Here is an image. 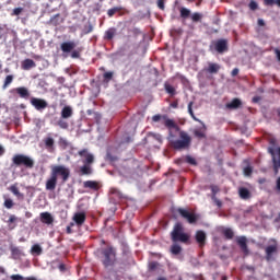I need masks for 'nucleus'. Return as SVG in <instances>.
<instances>
[{
    "mask_svg": "<svg viewBox=\"0 0 280 280\" xmlns=\"http://www.w3.org/2000/svg\"><path fill=\"white\" fill-rule=\"evenodd\" d=\"M164 126L170 130L168 141L173 150L182 152V150H189L191 148V136L187 131L180 130V127L174 119L163 116Z\"/></svg>",
    "mask_w": 280,
    "mask_h": 280,
    "instance_id": "1",
    "label": "nucleus"
},
{
    "mask_svg": "<svg viewBox=\"0 0 280 280\" xmlns=\"http://www.w3.org/2000/svg\"><path fill=\"white\" fill-rule=\"evenodd\" d=\"M71 176V170L65 165H52L50 167V178L46 180V190L55 191L58 185V178H61L62 183H67Z\"/></svg>",
    "mask_w": 280,
    "mask_h": 280,
    "instance_id": "2",
    "label": "nucleus"
},
{
    "mask_svg": "<svg viewBox=\"0 0 280 280\" xmlns=\"http://www.w3.org/2000/svg\"><path fill=\"white\" fill-rule=\"evenodd\" d=\"M102 264L104 268H113L117 264V248L113 245H107L101 249Z\"/></svg>",
    "mask_w": 280,
    "mask_h": 280,
    "instance_id": "3",
    "label": "nucleus"
},
{
    "mask_svg": "<svg viewBox=\"0 0 280 280\" xmlns=\"http://www.w3.org/2000/svg\"><path fill=\"white\" fill-rule=\"evenodd\" d=\"M171 240L174 244L180 242L182 244H189L190 236L185 233V229L182 223H176L171 232Z\"/></svg>",
    "mask_w": 280,
    "mask_h": 280,
    "instance_id": "4",
    "label": "nucleus"
},
{
    "mask_svg": "<svg viewBox=\"0 0 280 280\" xmlns=\"http://www.w3.org/2000/svg\"><path fill=\"white\" fill-rule=\"evenodd\" d=\"M12 165L15 167H25L26 170L34 168V159L25 154H15L12 158Z\"/></svg>",
    "mask_w": 280,
    "mask_h": 280,
    "instance_id": "5",
    "label": "nucleus"
},
{
    "mask_svg": "<svg viewBox=\"0 0 280 280\" xmlns=\"http://www.w3.org/2000/svg\"><path fill=\"white\" fill-rule=\"evenodd\" d=\"M177 213H179V215L184 220H186V222H188V224H196L198 222V214H196L187 209L178 208Z\"/></svg>",
    "mask_w": 280,
    "mask_h": 280,
    "instance_id": "6",
    "label": "nucleus"
},
{
    "mask_svg": "<svg viewBox=\"0 0 280 280\" xmlns=\"http://www.w3.org/2000/svg\"><path fill=\"white\" fill-rule=\"evenodd\" d=\"M212 47L218 54H225V51H229V39H218L212 43Z\"/></svg>",
    "mask_w": 280,
    "mask_h": 280,
    "instance_id": "7",
    "label": "nucleus"
},
{
    "mask_svg": "<svg viewBox=\"0 0 280 280\" xmlns=\"http://www.w3.org/2000/svg\"><path fill=\"white\" fill-rule=\"evenodd\" d=\"M236 244L245 257L250 255V249H248V238H246V236L236 237Z\"/></svg>",
    "mask_w": 280,
    "mask_h": 280,
    "instance_id": "8",
    "label": "nucleus"
},
{
    "mask_svg": "<svg viewBox=\"0 0 280 280\" xmlns=\"http://www.w3.org/2000/svg\"><path fill=\"white\" fill-rule=\"evenodd\" d=\"M268 152L272 156L275 174L278 175L279 174V167H280V147L277 149L276 152H275V149L269 148ZM277 155H278V160H277Z\"/></svg>",
    "mask_w": 280,
    "mask_h": 280,
    "instance_id": "9",
    "label": "nucleus"
},
{
    "mask_svg": "<svg viewBox=\"0 0 280 280\" xmlns=\"http://www.w3.org/2000/svg\"><path fill=\"white\" fill-rule=\"evenodd\" d=\"M195 240L199 248H205L207 246V233L202 230H199L195 233Z\"/></svg>",
    "mask_w": 280,
    "mask_h": 280,
    "instance_id": "10",
    "label": "nucleus"
},
{
    "mask_svg": "<svg viewBox=\"0 0 280 280\" xmlns=\"http://www.w3.org/2000/svg\"><path fill=\"white\" fill-rule=\"evenodd\" d=\"M31 104L36 110H45V108L48 106L47 101L36 97L31 98Z\"/></svg>",
    "mask_w": 280,
    "mask_h": 280,
    "instance_id": "11",
    "label": "nucleus"
},
{
    "mask_svg": "<svg viewBox=\"0 0 280 280\" xmlns=\"http://www.w3.org/2000/svg\"><path fill=\"white\" fill-rule=\"evenodd\" d=\"M78 154L81 159H85L82 163H95V156L92 153H89V149H82Z\"/></svg>",
    "mask_w": 280,
    "mask_h": 280,
    "instance_id": "12",
    "label": "nucleus"
},
{
    "mask_svg": "<svg viewBox=\"0 0 280 280\" xmlns=\"http://www.w3.org/2000/svg\"><path fill=\"white\" fill-rule=\"evenodd\" d=\"M117 12H121L120 16H124V14L130 13V11H128L124 7H114L107 11V15L109 16V19H113V16H115V14H117Z\"/></svg>",
    "mask_w": 280,
    "mask_h": 280,
    "instance_id": "13",
    "label": "nucleus"
},
{
    "mask_svg": "<svg viewBox=\"0 0 280 280\" xmlns=\"http://www.w3.org/2000/svg\"><path fill=\"white\" fill-rule=\"evenodd\" d=\"M75 42H63L60 49L63 54H71L75 49Z\"/></svg>",
    "mask_w": 280,
    "mask_h": 280,
    "instance_id": "14",
    "label": "nucleus"
},
{
    "mask_svg": "<svg viewBox=\"0 0 280 280\" xmlns=\"http://www.w3.org/2000/svg\"><path fill=\"white\" fill-rule=\"evenodd\" d=\"M73 222L77 226H82L86 222V213L85 212H77L72 218Z\"/></svg>",
    "mask_w": 280,
    "mask_h": 280,
    "instance_id": "15",
    "label": "nucleus"
},
{
    "mask_svg": "<svg viewBox=\"0 0 280 280\" xmlns=\"http://www.w3.org/2000/svg\"><path fill=\"white\" fill-rule=\"evenodd\" d=\"M9 191L13 194L18 198V200H25V195L19 190V186L16 184H13L9 187Z\"/></svg>",
    "mask_w": 280,
    "mask_h": 280,
    "instance_id": "16",
    "label": "nucleus"
},
{
    "mask_svg": "<svg viewBox=\"0 0 280 280\" xmlns=\"http://www.w3.org/2000/svg\"><path fill=\"white\" fill-rule=\"evenodd\" d=\"M36 68V61L33 59H24L21 63L23 71H30V69Z\"/></svg>",
    "mask_w": 280,
    "mask_h": 280,
    "instance_id": "17",
    "label": "nucleus"
},
{
    "mask_svg": "<svg viewBox=\"0 0 280 280\" xmlns=\"http://www.w3.org/2000/svg\"><path fill=\"white\" fill-rule=\"evenodd\" d=\"M22 100H27L30 97V90L25 86H20L13 90Z\"/></svg>",
    "mask_w": 280,
    "mask_h": 280,
    "instance_id": "18",
    "label": "nucleus"
},
{
    "mask_svg": "<svg viewBox=\"0 0 280 280\" xmlns=\"http://www.w3.org/2000/svg\"><path fill=\"white\" fill-rule=\"evenodd\" d=\"M201 125V129L194 130V136L196 137V139H207V126L205 125V122H202Z\"/></svg>",
    "mask_w": 280,
    "mask_h": 280,
    "instance_id": "19",
    "label": "nucleus"
},
{
    "mask_svg": "<svg viewBox=\"0 0 280 280\" xmlns=\"http://www.w3.org/2000/svg\"><path fill=\"white\" fill-rule=\"evenodd\" d=\"M226 108L230 110H237V108H242V100L233 98L230 103H228Z\"/></svg>",
    "mask_w": 280,
    "mask_h": 280,
    "instance_id": "20",
    "label": "nucleus"
},
{
    "mask_svg": "<svg viewBox=\"0 0 280 280\" xmlns=\"http://www.w3.org/2000/svg\"><path fill=\"white\" fill-rule=\"evenodd\" d=\"M39 218L43 224H54V217L49 212H42Z\"/></svg>",
    "mask_w": 280,
    "mask_h": 280,
    "instance_id": "21",
    "label": "nucleus"
},
{
    "mask_svg": "<svg viewBox=\"0 0 280 280\" xmlns=\"http://www.w3.org/2000/svg\"><path fill=\"white\" fill-rule=\"evenodd\" d=\"M277 250H278L277 245H269L265 248L267 261H270L272 259V255H275Z\"/></svg>",
    "mask_w": 280,
    "mask_h": 280,
    "instance_id": "22",
    "label": "nucleus"
},
{
    "mask_svg": "<svg viewBox=\"0 0 280 280\" xmlns=\"http://www.w3.org/2000/svg\"><path fill=\"white\" fill-rule=\"evenodd\" d=\"M91 165H93V163H83V166L80 167L81 176H91V174H93Z\"/></svg>",
    "mask_w": 280,
    "mask_h": 280,
    "instance_id": "23",
    "label": "nucleus"
},
{
    "mask_svg": "<svg viewBox=\"0 0 280 280\" xmlns=\"http://www.w3.org/2000/svg\"><path fill=\"white\" fill-rule=\"evenodd\" d=\"M115 36H117V28L109 27L107 31H105L104 40H113Z\"/></svg>",
    "mask_w": 280,
    "mask_h": 280,
    "instance_id": "24",
    "label": "nucleus"
},
{
    "mask_svg": "<svg viewBox=\"0 0 280 280\" xmlns=\"http://www.w3.org/2000/svg\"><path fill=\"white\" fill-rule=\"evenodd\" d=\"M238 196L242 200H249V198L252 197L250 190H248V188H246V187H240Z\"/></svg>",
    "mask_w": 280,
    "mask_h": 280,
    "instance_id": "25",
    "label": "nucleus"
},
{
    "mask_svg": "<svg viewBox=\"0 0 280 280\" xmlns=\"http://www.w3.org/2000/svg\"><path fill=\"white\" fill-rule=\"evenodd\" d=\"M70 117H73V108H71V106H65L61 109V118L69 119Z\"/></svg>",
    "mask_w": 280,
    "mask_h": 280,
    "instance_id": "26",
    "label": "nucleus"
},
{
    "mask_svg": "<svg viewBox=\"0 0 280 280\" xmlns=\"http://www.w3.org/2000/svg\"><path fill=\"white\" fill-rule=\"evenodd\" d=\"M206 71L207 73L215 74L220 71V66L218 63L209 62Z\"/></svg>",
    "mask_w": 280,
    "mask_h": 280,
    "instance_id": "27",
    "label": "nucleus"
},
{
    "mask_svg": "<svg viewBox=\"0 0 280 280\" xmlns=\"http://www.w3.org/2000/svg\"><path fill=\"white\" fill-rule=\"evenodd\" d=\"M44 143H45L46 150L51 152L54 150V145H55L56 141L54 140V138L47 137L44 139Z\"/></svg>",
    "mask_w": 280,
    "mask_h": 280,
    "instance_id": "28",
    "label": "nucleus"
},
{
    "mask_svg": "<svg viewBox=\"0 0 280 280\" xmlns=\"http://www.w3.org/2000/svg\"><path fill=\"white\" fill-rule=\"evenodd\" d=\"M83 187L85 189H93L94 191H97L98 189V185L97 182H93V180H86L83 183Z\"/></svg>",
    "mask_w": 280,
    "mask_h": 280,
    "instance_id": "29",
    "label": "nucleus"
},
{
    "mask_svg": "<svg viewBox=\"0 0 280 280\" xmlns=\"http://www.w3.org/2000/svg\"><path fill=\"white\" fill-rule=\"evenodd\" d=\"M194 102L188 103V113L190 117L194 119V121H198L199 124H202V120L198 119L196 115L194 114Z\"/></svg>",
    "mask_w": 280,
    "mask_h": 280,
    "instance_id": "30",
    "label": "nucleus"
},
{
    "mask_svg": "<svg viewBox=\"0 0 280 280\" xmlns=\"http://www.w3.org/2000/svg\"><path fill=\"white\" fill-rule=\"evenodd\" d=\"M170 250H171L172 255H180V253H183V247L180 245H178L177 243H175L171 246Z\"/></svg>",
    "mask_w": 280,
    "mask_h": 280,
    "instance_id": "31",
    "label": "nucleus"
},
{
    "mask_svg": "<svg viewBox=\"0 0 280 280\" xmlns=\"http://www.w3.org/2000/svg\"><path fill=\"white\" fill-rule=\"evenodd\" d=\"M222 234L224 235L225 240H233V237H235V233L231 228L224 229Z\"/></svg>",
    "mask_w": 280,
    "mask_h": 280,
    "instance_id": "32",
    "label": "nucleus"
},
{
    "mask_svg": "<svg viewBox=\"0 0 280 280\" xmlns=\"http://www.w3.org/2000/svg\"><path fill=\"white\" fill-rule=\"evenodd\" d=\"M12 82H14V75L8 74V75L5 77V79H4L2 89H3V90L8 89V86H10V84H12Z\"/></svg>",
    "mask_w": 280,
    "mask_h": 280,
    "instance_id": "33",
    "label": "nucleus"
},
{
    "mask_svg": "<svg viewBox=\"0 0 280 280\" xmlns=\"http://www.w3.org/2000/svg\"><path fill=\"white\" fill-rule=\"evenodd\" d=\"M31 252L33 255H43V247H40L38 244H35L32 246Z\"/></svg>",
    "mask_w": 280,
    "mask_h": 280,
    "instance_id": "34",
    "label": "nucleus"
},
{
    "mask_svg": "<svg viewBox=\"0 0 280 280\" xmlns=\"http://www.w3.org/2000/svg\"><path fill=\"white\" fill-rule=\"evenodd\" d=\"M164 89L166 93H168V95H172V96L176 95V89H174V86H172L170 83H165Z\"/></svg>",
    "mask_w": 280,
    "mask_h": 280,
    "instance_id": "35",
    "label": "nucleus"
},
{
    "mask_svg": "<svg viewBox=\"0 0 280 280\" xmlns=\"http://www.w3.org/2000/svg\"><path fill=\"white\" fill-rule=\"evenodd\" d=\"M191 21L192 23H200V21H202V13H199V12L192 13Z\"/></svg>",
    "mask_w": 280,
    "mask_h": 280,
    "instance_id": "36",
    "label": "nucleus"
},
{
    "mask_svg": "<svg viewBox=\"0 0 280 280\" xmlns=\"http://www.w3.org/2000/svg\"><path fill=\"white\" fill-rule=\"evenodd\" d=\"M149 137L158 141V143H163V136L161 133L149 132Z\"/></svg>",
    "mask_w": 280,
    "mask_h": 280,
    "instance_id": "37",
    "label": "nucleus"
},
{
    "mask_svg": "<svg viewBox=\"0 0 280 280\" xmlns=\"http://www.w3.org/2000/svg\"><path fill=\"white\" fill-rule=\"evenodd\" d=\"M179 12L182 19H189V15L191 14V11L187 8H182Z\"/></svg>",
    "mask_w": 280,
    "mask_h": 280,
    "instance_id": "38",
    "label": "nucleus"
},
{
    "mask_svg": "<svg viewBox=\"0 0 280 280\" xmlns=\"http://www.w3.org/2000/svg\"><path fill=\"white\" fill-rule=\"evenodd\" d=\"M16 220H18V218L14 214H11L9 217V220L7 221V224H9L10 229H15L16 228V225H12V224H14V222H16Z\"/></svg>",
    "mask_w": 280,
    "mask_h": 280,
    "instance_id": "39",
    "label": "nucleus"
},
{
    "mask_svg": "<svg viewBox=\"0 0 280 280\" xmlns=\"http://www.w3.org/2000/svg\"><path fill=\"white\" fill-rule=\"evenodd\" d=\"M11 279L12 280H36L35 277L23 278V276H21V275H12Z\"/></svg>",
    "mask_w": 280,
    "mask_h": 280,
    "instance_id": "40",
    "label": "nucleus"
},
{
    "mask_svg": "<svg viewBox=\"0 0 280 280\" xmlns=\"http://www.w3.org/2000/svg\"><path fill=\"white\" fill-rule=\"evenodd\" d=\"M149 271L150 272H154V270H156V268H159V262L158 261H151L148 265Z\"/></svg>",
    "mask_w": 280,
    "mask_h": 280,
    "instance_id": "41",
    "label": "nucleus"
},
{
    "mask_svg": "<svg viewBox=\"0 0 280 280\" xmlns=\"http://www.w3.org/2000/svg\"><path fill=\"white\" fill-rule=\"evenodd\" d=\"M3 207H5V209H12V207H14V201L12 199H5Z\"/></svg>",
    "mask_w": 280,
    "mask_h": 280,
    "instance_id": "42",
    "label": "nucleus"
},
{
    "mask_svg": "<svg viewBox=\"0 0 280 280\" xmlns=\"http://www.w3.org/2000/svg\"><path fill=\"white\" fill-rule=\"evenodd\" d=\"M249 10H252L253 12H255V10L259 9V4L257 2H255V0H252L248 4Z\"/></svg>",
    "mask_w": 280,
    "mask_h": 280,
    "instance_id": "43",
    "label": "nucleus"
},
{
    "mask_svg": "<svg viewBox=\"0 0 280 280\" xmlns=\"http://www.w3.org/2000/svg\"><path fill=\"white\" fill-rule=\"evenodd\" d=\"M110 194L117 196L118 198H124V194H121V191L117 188H110Z\"/></svg>",
    "mask_w": 280,
    "mask_h": 280,
    "instance_id": "44",
    "label": "nucleus"
},
{
    "mask_svg": "<svg viewBox=\"0 0 280 280\" xmlns=\"http://www.w3.org/2000/svg\"><path fill=\"white\" fill-rule=\"evenodd\" d=\"M245 176H252L253 175V166L248 165L244 167L243 170Z\"/></svg>",
    "mask_w": 280,
    "mask_h": 280,
    "instance_id": "45",
    "label": "nucleus"
},
{
    "mask_svg": "<svg viewBox=\"0 0 280 280\" xmlns=\"http://www.w3.org/2000/svg\"><path fill=\"white\" fill-rule=\"evenodd\" d=\"M186 163L189 165H198V162H196V159L191 158V155L186 156Z\"/></svg>",
    "mask_w": 280,
    "mask_h": 280,
    "instance_id": "46",
    "label": "nucleus"
},
{
    "mask_svg": "<svg viewBox=\"0 0 280 280\" xmlns=\"http://www.w3.org/2000/svg\"><path fill=\"white\" fill-rule=\"evenodd\" d=\"M106 159H107V161H109L110 163H115V161H117V155H112L110 152H107Z\"/></svg>",
    "mask_w": 280,
    "mask_h": 280,
    "instance_id": "47",
    "label": "nucleus"
},
{
    "mask_svg": "<svg viewBox=\"0 0 280 280\" xmlns=\"http://www.w3.org/2000/svg\"><path fill=\"white\" fill-rule=\"evenodd\" d=\"M103 78H104L105 82H110V80H113V72H105L103 74Z\"/></svg>",
    "mask_w": 280,
    "mask_h": 280,
    "instance_id": "48",
    "label": "nucleus"
},
{
    "mask_svg": "<svg viewBox=\"0 0 280 280\" xmlns=\"http://www.w3.org/2000/svg\"><path fill=\"white\" fill-rule=\"evenodd\" d=\"M80 51H82V49H73L70 54H71V58H80Z\"/></svg>",
    "mask_w": 280,
    "mask_h": 280,
    "instance_id": "49",
    "label": "nucleus"
},
{
    "mask_svg": "<svg viewBox=\"0 0 280 280\" xmlns=\"http://www.w3.org/2000/svg\"><path fill=\"white\" fill-rule=\"evenodd\" d=\"M210 189H211L212 196H217L218 192L220 191V187H218L215 185H211Z\"/></svg>",
    "mask_w": 280,
    "mask_h": 280,
    "instance_id": "50",
    "label": "nucleus"
},
{
    "mask_svg": "<svg viewBox=\"0 0 280 280\" xmlns=\"http://www.w3.org/2000/svg\"><path fill=\"white\" fill-rule=\"evenodd\" d=\"M73 226H75V223H73V222H71L68 226H67V229H66V233L68 234V235H71V233H73Z\"/></svg>",
    "mask_w": 280,
    "mask_h": 280,
    "instance_id": "51",
    "label": "nucleus"
},
{
    "mask_svg": "<svg viewBox=\"0 0 280 280\" xmlns=\"http://www.w3.org/2000/svg\"><path fill=\"white\" fill-rule=\"evenodd\" d=\"M211 198H212L213 202L217 205V207H219V209L222 208V201L220 199H218L217 196H212Z\"/></svg>",
    "mask_w": 280,
    "mask_h": 280,
    "instance_id": "52",
    "label": "nucleus"
},
{
    "mask_svg": "<svg viewBox=\"0 0 280 280\" xmlns=\"http://www.w3.org/2000/svg\"><path fill=\"white\" fill-rule=\"evenodd\" d=\"M21 12H23V8H15L13 9L12 16H20Z\"/></svg>",
    "mask_w": 280,
    "mask_h": 280,
    "instance_id": "53",
    "label": "nucleus"
},
{
    "mask_svg": "<svg viewBox=\"0 0 280 280\" xmlns=\"http://www.w3.org/2000/svg\"><path fill=\"white\" fill-rule=\"evenodd\" d=\"M131 34H132L133 36H141V30H140L139 27H133V28L131 30Z\"/></svg>",
    "mask_w": 280,
    "mask_h": 280,
    "instance_id": "54",
    "label": "nucleus"
},
{
    "mask_svg": "<svg viewBox=\"0 0 280 280\" xmlns=\"http://www.w3.org/2000/svg\"><path fill=\"white\" fill-rule=\"evenodd\" d=\"M58 126L63 128V130H66L67 128H69V124L65 120H59L58 121Z\"/></svg>",
    "mask_w": 280,
    "mask_h": 280,
    "instance_id": "55",
    "label": "nucleus"
},
{
    "mask_svg": "<svg viewBox=\"0 0 280 280\" xmlns=\"http://www.w3.org/2000/svg\"><path fill=\"white\" fill-rule=\"evenodd\" d=\"M163 119V116L162 115H160V114H158V115H154L153 117H152V121H161Z\"/></svg>",
    "mask_w": 280,
    "mask_h": 280,
    "instance_id": "56",
    "label": "nucleus"
},
{
    "mask_svg": "<svg viewBox=\"0 0 280 280\" xmlns=\"http://www.w3.org/2000/svg\"><path fill=\"white\" fill-rule=\"evenodd\" d=\"M273 54L276 55V58H277L278 62H280V49L279 48H275L273 49Z\"/></svg>",
    "mask_w": 280,
    "mask_h": 280,
    "instance_id": "57",
    "label": "nucleus"
},
{
    "mask_svg": "<svg viewBox=\"0 0 280 280\" xmlns=\"http://www.w3.org/2000/svg\"><path fill=\"white\" fill-rule=\"evenodd\" d=\"M11 253L12 255H21V249H19V247H13L11 248Z\"/></svg>",
    "mask_w": 280,
    "mask_h": 280,
    "instance_id": "58",
    "label": "nucleus"
},
{
    "mask_svg": "<svg viewBox=\"0 0 280 280\" xmlns=\"http://www.w3.org/2000/svg\"><path fill=\"white\" fill-rule=\"evenodd\" d=\"M158 8H160V10H165V2L163 0H159Z\"/></svg>",
    "mask_w": 280,
    "mask_h": 280,
    "instance_id": "59",
    "label": "nucleus"
},
{
    "mask_svg": "<svg viewBox=\"0 0 280 280\" xmlns=\"http://www.w3.org/2000/svg\"><path fill=\"white\" fill-rule=\"evenodd\" d=\"M276 0H264L265 5H275Z\"/></svg>",
    "mask_w": 280,
    "mask_h": 280,
    "instance_id": "60",
    "label": "nucleus"
},
{
    "mask_svg": "<svg viewBox=\"0 0 280 280\" xmlns=\"http://www.w3.org/2000/svg\"><path fill=\"white\" fill-rule=\"evenodd\" d=\"M170 106H171V108H178V100L172 102V103L170 104Z\"/></svg>",
    "mask_w": 280,
    "mask_h": 280,
    "instance_id": "61",
    "label": "nucleus"
},
{
    "mask_svg": "<svg viewBox=\"0 0 280 280\" xmlns=\"http://www.w3.org/2000/svg\"><path fill=\"white\" fill-rule=\"evenodd\" d=\"M238 73H240V69L234 68V69L232 70L231 75H232L233 78H235V75H238Z\"/></svg>",
    "mask_w": 280,
    "mask_h": 280,
    "instance_id": "62",
    "label": "nucleus"
},
{
    "mask_svg": "<svg viewBox=\"0 0 280 280\" xmlns=\"http://www.w3.org/2000/svg\"><path fill=\"white\" fill-rule=\"evenodd\" d=\"M258 25L259 27H264L266 25V22L262 19H258Z\"/></svg>",
    "mask_w": 280,
    "mask_h": 280,
    "instance_id": "63",
    "label": "nucleus"
},
{
    "mask_svg": "<svg viewBox=\"0 0 280 280\" xmlns=\"http://www.w3.org/2000/svg\"><path fill=\"white\" fill-rule=\"evenodd\" d=\"M276 187H277L278 191H280V176L278 177V179L276 182Z\"/></svg>",
    "mask_w": 280,
    "mask_h": 280,
    "instance_id": "64",
    "label": "nucleus"
}]
</instances>
